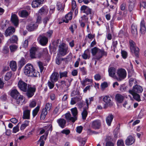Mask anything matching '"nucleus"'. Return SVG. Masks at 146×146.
Listing matches in <instances>:
<instances>
[{
  "label": "nucleus",
  "instance_id": "f257e3e1",
  "mask_svg": "<svg viewBox=\"0 0 146 146\" xmlns=\"http://www.w3.org/2000/svg\"><path fill=\"white\" fill-rule=\"evenodd\" d=\"M24 70L25 74L28 76L34 77L40 76L39 72L34 69L31 64H26L24 68Z\"/></svg>",
  "mask_w": 146,
  "mask_h": 146
},
{
  "label": "nucleus",
  "instance_id": "f03ea898",
  "mask_svg": "<svg viewBox=\"0 0 146 146\" xmlns=\"http://www.w3.org/2000/svg\"><path fill=\"white\" fill-rule=\"evenodd\" d=\"M91 52L92 55L95 56L93 59L97 60H99L104 56H106L107 54V52H105L104 49H101L96 47L91 49Z\"/></svg>",
  "mask_w": 146,
  "mask_h": 146
},
{
  "label": "nucleus",
  "instance_id": "7ed1b4c3",
  "mask_svg": "<svg viewBox=\"0 0 146 146\" xmlns=\"http://www.w3.org/2000/svg\"><path fill=\"white\" fill-rule=\"evenodd\" d=\"M68 52V46L64 43H62L59 46L57 54H58L64 56L67 54Z\"/></svg>",
  "mask_w": 146,
  "mask_h": 146
},
{
  "label": "nucleus",
  "instance_id": "20e7f679",
  "mask_svg": "<svg viewBox=\"0 0 146 146\" xmlns=\"http://www.w3.org/2000/svg\"><path fill=\"white\" fill-rule=\"evenodd\" d=\"M80 10L83 13H85L87 16L89 15L90 19H91L92 18L94 15V12L89 7L85 5H83L81 7Z\"/></svg>",
  "mask_w": 146,
  "mask_h": 146
},
{
  "label": "nucleus",
  "instance_id": "39448f33",
  "mask_svg": "<svg viewBox=\"0 0 146 146\" xmlns=\"http://www.w3.org/2000/svg\"><path fill=\"white\" fill-rule=\"evenodd\" d=\"M10 95L13 98L16 100H23V96L20 95L19 92L16 89L11 90Z\"/></svg>",
  "mask_w": 146,
  "mask_h": 146
},
{
  "label": "nucleus",
  "instance_id": "423d86ee",
  "mask_svg": "<svg viewBox=\"0 0 146 146\" xmlns=\"http://www.w3.org/2000/svg\"><path fill=\"white\" fill-rule=\"evenodd\" d=\"M37 40L39 44L43 46H46L48 42V38L43 35H39L37 38Z\"/></svg>",
  "mask_w": 146,
  "mask_h": 146
},
{
  "label": "nucleus",
  "instance_id": "0eeeda50",
  "mask_svg": "<svg viewBox=\"0 0 146 146\" xmlns=\"http://www.w3.org/2000/svg\"><path fill=\"white\" fill-rule=\"evenodd\" d=\"M113 105V103L111 101H101L100 104L98 105L97 109L102 110L103 108L102 106L104 107V109L106 108L108 106H111Z\"/></svg>",
  "mask_w": 146,
  "mask_h": 146
},
{
  "label": "nucleus",
  "instance_id": "6e6552de",
  "mask_svg": "<svg viewBox=\"0 0 146 146\" xmlns=\"http://www.w3.org/2000/svg\"><path fill=\"white\" fill-rule=\"evenodd\" d=\"M36 88L35 86L33 87L28 86L27 89L26 95L28 98L32 97L34 95Z\"/></svg>",
  "mask_w": 146,
  "mask_h": 146
},
{
  "label": "nucleus",
  "instance_id": "1a4fd4ad",
  "mask_svg": "<svg viewBox=\"0 0 146 146\" xmlns=\"http://www.w3.org/2000/svg\"><path fill=\"white\" fill-rule=\"evenodd\" d=\"M38 25L35 23V22L33 21L29 23L26 27L27 29L29 31L31 32L35 31L37 29Z\"/></svg>",
  "mask_w": 146,
  "mask_h": 146
},
{
  "label": "nucleus",
  "instance_id": "9d476101",
  "mask_svg": "<svg viewBox=\"0 0 146 146\" xmlns=\"http://www.w3.org/2000/svg\"><path fill=\"white\" fill-rule=\"evenodd\" d=\"M18 86L21 90L26 92L27 89V84L26 83L20 80L18 82Z\"/></svg>",
  "mask_w": 146,
  "mask_h": 146
},
{
  "label": "nucleus",
  "instance_id": "9b49d317",
  "mask_svg": "<svg viewBox=\"0 0 146 146\" xmlns=\"http://www.w3.org/2000/svg\"><path fill=\"white\" fill-rule=\"evenodd\" d=\"M117 73L118 77L120 78L124 79L126 76V72L124 69L120 68L118 69Z\"/></svg>",
  "mask_w": 146,
  "mask_h": 146
},
{
  "label": "nucleus",
  "instance_id": "f8f14e48",
  "mask_svg": "<svg viewBox=\"0 0 146 146\" xmlns=\"http://www.w3.org/2000/svg\"><path fill=\"white\" fill-rule=\"evenodd\" d=\"M143 88L141 86L139 85L136 84L133 86L132 90H129V92L140 93L143 92Z\"/></svg>",
  "mask_w": 146,
  "mask_h": 146
},
{
  "label": "nucleus",
  "instance_id": "ddd939ff",
  "mask_svg": "<svg viewBox=\"0 0 146 146\" xmlns=\"http://www.w3.org/2000/svg\"><path fill=\"white\" fill-rule=\"evenodd\" d=\"M135 138L131 135L127 137L125 140V144L127 146H130L134 143L135 141Z\"/></svg>",
  "mask_w": 146,
  "mask_h": 146
},
{
  "label": "nucleus",
  "instance_id": "4468645a",
  "mask_svg": "<svg viewBox=\"0 0 146 146\" xmlns=\"http://www.w3.org/2000/svg\"><path fill=\"white\" fill-rule=\"evenodd\" d=\"M15 31V28L13 27H9L5 32V35L6 36L11 35Z\"/></svg>",
  "mask_w": 146,
  "mask_h": 146
},
{
  "label": "nucleus",
  "instance_id": "2eb2a0df",
  "mask_svg": "<svg viewBox=\"0 0 146 146\" xmlns=\"http://www.w3.org/2000/svg\"><path fill=\"white\" fill-rule=\"evenodd\" d=\"M11 20L15 26H17L19 24V20L17 16L15 14H12Z\"/></svg>",
  "mask_w": 146,
  "mask_h": 146
},
{
  "label": "nucleus",
  "instance_id": "dca6fc26",
  "mask_svg": "<svg viewBox=\"0 0 146 146\" xmlns=\"http://www.w3.org/2000/svg\"><path fill=\"white\" fill-rule=\"evenodd\" d=\"M59 78V74L56 72H53L50 77V81L56 82H57Z\"/></svg>",
  "mask_w": 146,
  "mask_h": 146
},
{
  "label": "nucleus",
  "instance_id": "f3484780",
  "mask_svg": "<svg viewBox=\"0 0 146 146\" xmlns=\"http://www.w3.org/2000/svg\"><path fill=\"white\" fill-rule=\"evenodd\" d=\"M44 0H33L32 3V6L33 7L36 8L40 6V5L42 4Z\"/></svg>",
  "mask_w": 146,
  "mask_h": 146
},
{
  "label": "nucleus",
  "instance_id": "a211bd4d",
  "mask_svg": "<svg viewBox=\"0 0 146 146\" xmlns=\"http://www.w3.org/2000/svg\"><path fill=\"white\" fill-rule=\"evenodd\" d=\"M140 31L141 34H144L146 32V27L145 21L144 19H142L140 25Z\"/></svg>",
  "mask_w": 146,
  "mask_h": 146
},
{
  "label": "nucleus",
  "instance_id": "6ab92c4d",
  "mask_svg": "<svg viewBox=\"0 0 146 146\" xmlns=\"http://www.w3.org/2000/svg\"><path fill=\"white\" fill-rule=\"evenodd\" d=\"M72 13L71 11H70L65 15V19H62V22L68 23L69 22V21L71 20L72 19Z\"/></svg>",
  "mask_w": 146,
  "mask_h": 146
},
{
  "label": "nucleus",
  "instance_id": "aec40b11",
  "mask_svg": "<svg viewBox=\"0 0 146 146\" xmlns=\"http://www.w3.org/2000/svg\"><path fill=\"white\" fill-rule=\"evenodd\" d=\"M56 121L59 126L62 128H63L65 127L66 121L64 119L60 118L57 119Z\"/></svg>",
  "mask_w": 146,
  "mask_h": 146
},
{
  "label": "nucleus",
  "instance_id": "412c9836",
  "mask_svg": "<svg viewBox=\"0 0 146 146\" xmlns=\"http://www.w3.org/2000/svg\"><path fill=\"white\" fill-rule=\"evenodd\" d=\"M86 105V106L84 107V109L82 113V119H85L86 118V117L88 115V112L87 110L88 109V105H89L88 102H86L85 104Z\"/></svg>",
  "mask_w": 146,
  "mask_h": 146
},
{
  "label": "nucleus",
  "instance_id": "4be33fe9",
  "mask_svg": "<svg viewBox=\"0 0 146 146\" xmlns=\"http://www.w3.org/2000/svg\"><path fill=\"white\" fill-rule=\"evenodd\" d=\"M31 110H24L23 113V119H30Z\"/></svg>",
  "mask_w": 146,
  "mask_h": 146
},
{
  "label": "nucleus",
  "instance_id": "5701e85b",
  "mask_svg": "<svg viewBox=\"0 0 146 146\" xmlns=\"http://www.w3.org/2000/svg\"><path fill=\"white\" fill-rule=\"evenodd\" d=\"M101 126V122L99 120L93 121L92 123V127L95 129H99Z\"/></svg>",
  "mask_w": 146,
  "mask_h": 146
},
{
  "label": "nucleus",
  "instance_id": "b1692460",
  "mask_svg": "<svg viewBox=\"0 0 146 146\" xmlns=\"http://www.w3.org/2000/svg\"><path fill=\"white\" fill-rule=\"evenodd\" d=\"M37 51V48L35 47H33L30 50V56L31 58H36L35 54Z\"/></svg>",
  "mask_w": 146,
  "mask_h": 146
},
{
  "label": "nucleus",
  "instance_id": "393cba45",
  "mask_svg": "<svg viewBox=\"0 0 146 146\" xmlns=\"http://www.w3.org/2000/svg\"><path fill=\"white\" fill-rule=\"evenodd\" d=\"M65 118L68 121L74 123L76 120L73 116H71V114L69 112L66 113L65 115Z\"/></svg>",
  "mask_w": 146,
  "mask_h": 146
},
{
  "label": "nucleus",
  "instance_id": "a878e982",
  "mask_svg": "<svg viewBox=\"0 0 146 146\" xmlns=\"http://www.w3.org/2000/svg\"><path fill=\"white\" fill-rule=\"evenodd\" d=\"M114 117L113 115L112 114H110L106 117V123L108 126L111 125Z\"/></svg>",
  "mask_w": 146,
  "mask_h": 146
},
{
  "label": "nucleus",
  "instance_id": "bb28decb",
  "mask_svg": "<svg viewBox=\"0 0 146 146\" xmlns=\"http://www.w3.org/2000/svg\"><path fill=\"white\" fill-rule=\"evenodd\" d=\"M108 72L109 76L113 78L115 74L116 69L113 67H110L109 68Z\"/></svg>",
  "mask_w": 146,
  "mask_h": 146
},
{
  "label": "nucleus",
  "instance_id": "cd10ccee",
  "mask_svg": "<svg viewBox=\"0 0 146 146\" xmlns=\"http://www.w3.org/2000/svg\"><path fill=\"white\" fill-rule=\"evenodd\" d=\"M67 57L65 58H62L60 55L57 54L56 59V63L58 64L59 65L61 63L62 61H64L65 59H66Z\"/></svg>",
  "mask_w": 146,
  "mask_h": 146
},
{
  "label": "nucleus",
  "instance_id": "c85d7f7f",
  "mask_svg": "<svg viewBox=\"0 0 146 146\" xmlns=\"http://www.w3.org/2000/svg\"><path fill=\"white\" fill-rule=\"evenodd\" d=\"M9 66L11 70L13 72L16 71L17 68L16 62L15 61L12 60L11 61L9 64Z\"/></svg>",
  "mask_w": 146,
  "mask_h": 146
},
{
  "label": "nucleus",
  "instance_id": "c756f323",
  "mask_svg": "<svg viewBox=\"0 0 146 146\" xmlns=\"http://www.w3.org/2000/svg\"><path fill=\"white\" fill-rule=\"evenodd\" d=\"M27 63L24 57H22L18 62V66L19 69L21 68Z\"/></svg>",
  "mask_w": 146,
  "mask_h": 146
},
{
  "label": "nucleus",
  "instance_id": "7c9ffc66",
  "mask_svg": "<svg viewBox=\"0 0 146 146\" xmlns=\"http://www.w3.org/2000/svg\"><path fill=\"white\" fill-rule=\"evenodd\" d=\"M70 110L73 116L74 117L75 119L76 120L77 119L78 113V110L77 108L76 107L72 108Z\"/></svg>",
  "mask_w": 146,
  "mask_h": 146
},
{
  "label": "nucleus",
  "instance_id": "2f4dec72",
  "mask_svg": "<svg viewBox=\"0 0 146 146\" xmlns=\"http://www.w3.org/2000/svg\"><path fill=\"white\" fill-rule=\"evenodd\" d=\"M44 128L45 129V130L46 131L45 133V136H46V137H47L48 133V131H51L52 130V125L50 124H48L47 125L44 127Z\"/></svg>",
  "mask_w": 146,
  "mask_h": 146
},
{
  "label": "nucleus",
  "instance_id": "473e14b6",
  "mask_svg": "<svg viewBox=\"0 0 146 146\" xmlns=\"http://www.w3.org/2000/svg\"><path fill=\"white\" fill-rule=\"evenodd\" d=\"M47 137L45 136V137L44 135H43L41 136L39 139L38 141V142H40V146H44V141H45Z\"/></svg>",
  "mask_w": 146,
  "mask_h": 146
},
{
  "label": "nucleus",
  "instance_id": "72a5a7b5",
  "mask_svg": "<svg viewBox=\"0 0 146 146\" xmlns=\"http://www.w3.org/2000/svg\"><path fill=\"white\" fill-rule=\"evenodd\" d=\"M131 32L133 35H137V27L136 26L133 24L131 26Z\"/></svg>",
  "mask_w": 146,
  "mask_h": 146
},
{
  "label": "nucleus",
  "instance_id": "f704fd0d",
  "mask_svg": "<svg viewBox=\"0 0 146 146\" xmlns=\"http://www.w3.org/2000/svg\"><path fill=\"white\" fill-rule=\"evenodd\" d=\"M48 113V110L45 109L43 108L42 111L40 115V118L42 119H44L45 117L46 116Z\"/></svg>",
  "mask_w": 146,
  "mask_h": 146
},
{
  "label": "nucleus",
  "instance_id": "c9c22d12",
  "mask_svg": "<svg viewBox=\"0 0 146 146\" xmlns=\"http://www.w3.org/2000/svg\"><path fill=\"white\" fill-rule=\"evenodd\" d=\"M86 102H88V101H86V102H84L80 101L79 102H78L77 103V106L78 107V108L81 109L82 108V107H83L84 109V107H85L86 106L85 104Z\"/></svg>",
  "mask_w": 146,
  "mask_h": 146
},
{
  "label": "nucleus",
  "instance_id": "e433bc0d",
  "mask_svg": "<svg viewBox=\"0 0 146 146\" xmlns=\"http://www.w3.org/2000/svg\"><path fill=\"white\" fill-rule=\"evenodd\" d=\"M129 93L131 94L133 96L134 99L135 100H141L140 95L136 93L129 92Z\"/></svg>",
  "mask_w": 146,
  "mask_h": 146
},
{
  "label": "nucleus",
  "instance_id": "4c0bfd02",
  "mask_svg": "<svg viewBox=\"0 0 146 146\" xmlns=\"http://www.w3.org/2000/svg\"><path fill=\"white\" fill-rule=\"evenodd\" d=\"M40 106L38 105L32 111V115L34 117L37 114L40 109Z\"/></svg>",
  "mask_w": 146,
  "mask_h": 146
},
{
  "label": "nucleus",
  "instance_id": "58836bf2",
  "mask_svg": "<svg viewBox=\"0 0 146 146\" xmlns=\"http://www.w3.org/2000/svg\"><path fill=\"white\" fill-rule=\"evenodd\" d=\"M29 121L26 120L21 125L20 127V129L21 130H24L26 127L29 125Z\"/></svg>",
  "mask_w": 146,
  "mask_h": 146
},
{
  "label": "nucleus",
  "instance_id": "ea45409f",
  "mask_svg": "<svg viewBox=\"0 0 146 146\" xmlns=\"http://www.w3.org/2000/svg\"><path fill=\"white\" fill-rule=\"evenodd\" d=\"M9 40L11 43H16L18 40V38L16 36L13 35L9 39Z\"/></svg>",
  "mask_w": 146,
  "mask_h": 146
},
{
  "label": "nucleus",
  "instance_id": "a19ab883",
  "mask_svg": "<svg viewBox=\"0 0 146 146\" xmlns=\"http://www.w3.org/2000/svg\"><path fill=\"white\" fill-rule=\"evenodd\" d=\"M81 18L82 19L81 20H80V21L85 23H89V22H88V18L86 15H83Z\"/></svg>",
  "mask_w": 146,
  "mask_h": 146
},
{
  "label": "nucleus",
  "instance_id": "79ce46f5",
  "mask_svg": "<svg viewBox=\"0 0 146 146\" xmlns=\"http://www.w3.org/2000/svg\"><path fill=\"white\" fill-rule=\"evenodd\" d=\"M124 97L119 94H117L115 96V99L116 100H123Z\"/></svg>",
  "mask_w": 146,
  "mask_h": 146
},
{
  "label": "nucleus",
  "instance_id": "37998d69",
  "mask_svg": "<svg viewBox=\"0 0 146 146\" xmlns=\"http://www.w3.org/2000/svg\"><path fill=\"white\" fill-rule=\"evenodd\" d=\"M88 50H86L84 52L83 54H82V58L84 59H89L90 57V55H88L87 54V53L88 52Z\"/></svg>",
  "mask_w": 146,
  "mask_h": 146
},
{
  "label": "nucleus",
  "instance_id": "c03bdc74",
  "mask_svg": "<svg viewBox=\"0 0 146 146\" xmlns=\"http://www.w3.org/2000/svg\"><path fill=\"white\" fill-rule=\"evenodd\" d=\"M29 15V12L26 10H23L21 12V17H25Z\"/></svg>",
  "mask_w": 146,
  "mask_h": 146
},
{
  "label": "nucleus",
  "instance_id": "a18cd8bd",
  "mask_svg": "<svg viewBox=\"0 0 146 146\" xmlns=\"http://www.w3.org/2000/svg\"><path fill=\"white\" fill-rule=\"evenodd\" d=\"M134 52V53L136 57H139V49L138 47H136L132 49V51Z\"/></svg>",
  "mask_w": 146,
  "mask_h": 146
},
{
  "label": "nucleus",
  "instance_id": "49530a36",
  "mask_svg": "<svg viewBox=\"0 0 146 146\" xmlns=\"http://www.w3.org/2000/svg\"><path fill=\"white\" fill-rule=\"evenodd\" d=\"M67 74L68 72L66 71L62 72H60L59 74L60 78L61 79L63 77H67L68 76Z\"/></svg>",
  "mask_w": 146,
  "mask_h": 146
},
{
  "label": "nucleus",
  "instance_id": "de8ad7c7",
  "mask_svg": "<svg viewBox=\"0 0 146 146\" xmlns=\"http://www.w3.org/2000/svg\"><path fill=\"white\" fill-rule=\"evenodd\" d=\"M55 83V82L52 81H48L47 82V85L50 89H52L54 87Z\"/></svg>",
  "mask_w": 146,
  "mask_h": 146
},
{
  "label": "nucleus",
  "instance_id": "09e8293b",
  "mask_svg": "<svg viewBox=\"0 0 146 146\" xmlns=\"http://www.w3.org/2000/svg\"><path fill=\"white\" fill-rule=\"evenodd\" d=\"M2 52L4 54H7L9 52V47L7 46H5L2 50Z\"/></svg>",
  "mask_w": 146,
  "mask_h": 146
},
{
  "label": "nucleus",
  "instance_id": "8fccbe9b",
  "mask_svg": "<svg viewBox=\"0 0 146 146\" xmlns=\"http://www.w3.org/2000/svg\"><path fill=\"white\" fill-rule=\"evenodd\" d=\"M12 76V74L10 72H7L5 76L4 79L7 81L9 80Z\"/></svg>",
  "mask_w": 146,
  "mask_h": 146
},
{
  "label": "nucleus",
  "instance_id": "3c124183",
  "mask_svg": "<svg viewBox=\"0 0 146 146\" xmlns=\"http://www.w3.org/2000/svg\"><path fill=\"white\" fill-rule=\"evenodd\" d=\"M38 64L40 70V72L42 73L44 69V67L42 62L41 61H39L38 62Z\"/></svg>",
  "mask_w": 146,
  "mask_h": 146
},
{
  "label": "nucleus",
  "instance_id": "603ef678",
  "mask_svg": "<svg viewBox=\"0 0 146 146\" xmlns=\"http://www.w3.org/2000/svg\"><path fill=\"white\" fill-rule=\"evenodd\" d=\"M57 9L58 11H62L64 10V8L62 7V5L61 3H57Z\"/></svg>",
  "mask_w": 146,
  "mask_h": 146
},
{
  "label": "nucleus",
  "instance_id": "864d4df0",
  "mask_svg": "<svg viewBox=\"0 0 146 146\" xmlns=\"http://www.w3.org/2000/svg\"><path fill=\"white\" fill-rule=\"evenodd\" d=\"M17 47L16 45H10L9 46L10 51L11 52L15 51L17 49Z\"/></svg>",
  "mask_w": 146,
  "mask_h": 146
},
{
  "label": "nucleus",
  "instance_id": "5fc2aeb1",
  "mask_svg": "<svg viewBox=\"0 0 146 146\" xmlns=\"http://www.w3.org/2000/svg\"><path fill=\"white\" fill-rule=\"evenodd\" d=\"M41 21L42 17L40 15H38L36 18V22H35V23H36V24L38 25L39 24L41 23Z\"/></svg>",
  "mask_w": 146,
  "mask_h": 146
},
{
  "label": "nucleus",
  "instance_id": "6e6d98bb",
  "mask_svg": "<svg viewBox=\"0 0 146 146\" xmlns=\"http://www.w3.org/2000/svg\"><path fill=\"white\" fill-rule=\"evenodd\" d=\"M117 146H125L122 139L118 140L117 142Z\"/></svg>",
  "mask_w": 146,
  "mask_h": 146
},
{
  "label": "nucleus",
  "instance_id": "4d7b16f0",
  "mask_svg": "<svg viewBox=\"0 0 146 146\" xmlns=\"http://www.w3.org/2000/svg\"><path fill=\"white\" fill-rule=\"evenodd\" d=\"M79 69L81 72L82 74L83 75H85L87 74V71L86 68L84 67L81 68L79 67Z\"/></svg>",
  "mask_w": 146,
  "mask_h": 146
},
{
  "label": "nucleus",
  "instance_id": "13d9d810",
  "mask_svg": "<svg viewBox=\"0 0 146 146\" xmlns=\"http://www.w3.org/2000/svg\"><path fill=\"white\" fill-rule=\"evenodd\" d=\"M121 54L122 58L124 59H126L127 57V52L125 50H121Z\"/></svg>",
  "mask_w": 146,
  "mask_h": 146
},
{
  "label": "nucleus",
  "instance_id": "bf43d9fd",
  "mask_svg": "<svg viewBox=\"0 0 146 146\" xmlns=\"http://www.w3.org/2000/svg\"><path fill=\"white\" fill-rule=\"evenodd\" d=\"M94 79L96 81H99L101 79V76L99 74H96L94 76Z\"/></svg>",
  "mask_w": 146,
  "mask_h": 146
},
{
  "label": "nucleus",
  "instance_id": "052dcab7",
  "mask_svg": "<svg viewBox=\"0 0 146 146\" xmlns=\"http://www.w3.org/2000/svg\"><path fill=\"white\" fill-rule=\"evenodd\" d=\"M83 127L82 126H78L76 128V131L77 132L80 133L82 131Z\"/></svg>",
  "mask_w": 146,
  "mask_h": 146
},
{
  "label": "nucleus",
  "instance_id": "680f3d73",
  "mask_svg": "<svg viewBox=\"0 0 146 146\" xmlns=\"http://www.w3.org/2000/svg\"><path fill=\"white\" fill-rule=\"evenodd\" d=\"M61 133L66 135H67L70 133V131L69 129H64L61 131Z\"/></svg>",
  "mask_w": 146,
  "mask_h": 146
},
{
  "label": "nucleus",
  "instance_id": "e2e57ef3",
  "mask_svg": "<svg viewBox=\"0 0 146 146\" xmlns=\"http://www.w3.org/2000/svg\"><path fill=\"white\" fill-rule=\"evenodd\" d=\"M134 42L132 40H130L129 41V44L130 45V49L131 51L132 49L135 48L134 46Z\"/></svg>",
  "mask_w": 146,
  "mask_h": 146
},
{
  "label": "nucleus",
  "instance_id": "0e129e2a",
  "mask_svg": "<svg viewBox=\"0 0 146 146\" xmlns=\"http://www.w3.org/2000/svg\"><path fill=\"white\" fill-rule=\"evenodd\" d=\"M52 107V104L50 103H47L46 105L45 109L48 110H49Z\"/></svg>",
  "mask_w": 146,
  "mask_h": 146
},
{
  "label": "nucleus",
  "instance_id": "69168bd1",
  "mask_svg": "<svg viewBox=\"0 0 146 146\" xmlns=\"http://www.w3.org/2000/svg\"><path fill=\"white\" fill-rule=\"evenodd\" d=\"M126 89V87L124 84H122L120 86V90L122 92H125Z\"/></svg>",
  "mask_w": 146,
  "mask_h": 146
},
{
  "label": "nucleus",
  "instance_id": "338daca9",
  "mask_svg": "<svg viewBox=\"0 0 146 146\" xmlns=\"http://www.w3.org/2000/svg\"><path fill=\"white\" fill-rule=\"evenodd\" d=\"M101 87L102 88H105L108 86V83L106 82H104L101 84Z\"/></svg>",
  "mask_w": 146,
  "mask_h": 146
},
{
  "label": "nucleus",
  "instance_id": "774afa93",
  "mask_svg": "<svg viewBox=\"0 0 146 146\" xmlns=\"http://www.w3.org/2000/svg\"><path fill=\"white\" fill-rule=\"evenodd\" d=\"M114 143L111 141L106 142L105 146H114Z\"/></svg>",
  "mask_w": 146,
  "mask_h": 146
}]
</instances>
